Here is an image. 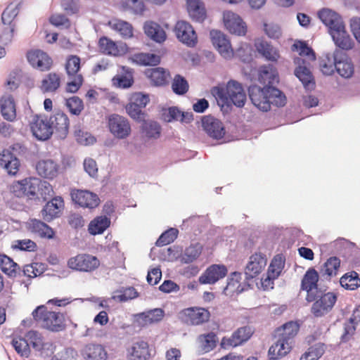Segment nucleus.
<instances>
[{
    "label": "nucleus",
    "instance_id": "nucleus-30",
    "mask_svg": "<svg viewBox=\"0 0 360 360\" xmlns=\"http://www.w3.org/2000/svg\"><path fill=\"white\" fill-rule=\"evenodd\" d=\"M82 355L86 360H106L107 352L99 344H88L83 350Z\"/></svg>",
    "mask_w": 360,
    "mask_h": 360
},
{
    "label": "nucleus",
    "instance_id": "nucleus-64",
    "mask_svg": "<svg viewBox=\"0 0 360 360\" xmlns=\"http://www.w3.org/2000/svg\"><path fill=\"white\" fill-rule=\"evenodd\" d=\"M65 104L70 112L75 115H79L84 109L83 102L77 96H74L66 99Z\"/></svg>",
    "mask_w": 360,
    "mask_h": 360
},
{
    "label": "nucleus",
    "instance_id": "nucleus-21",
    "mask_svg": "<svg viewBox=\"0 0 360 360\" xmlns=\"http://www.w3.org/2000/svg\"><path fill=\"white\" fill-rule=\"evenodd\" d=\"M204 130L211 137L219 139L225 134V130L222 122L212 116H206L202 120Z\"/></svg>",
    "mask_w": 360,
    "mask_h": 360
},
{
    "label": "nucleus",
    "instance_id": "nucleus-7",
    "mask_svg": "<svg viewBox=\"0 0 360 360\" xmlns=\"http://www.w3.org/2000/svg\"><path fill=\"white\" fill-rule=\"evenodd\" d=\"M165 311L160 308H155L134 315L133 321L135 326L144 328L161 321Z\"/></svg>",
    "mask_w": 360,
    "mask_h": 360
},
{
    "label": "nucleus",
    "instance_id": "nucleus-25",
    "mask_svg": "<svg viewBox=\"0 0 360 360\" xmlns=\"http://www.w3.org/2000/svg\"><path fill=\"white\" fill-rule=\"evenodd\" d=\"M255 47L258 53L267 60L277 62L281 58L278 49L267 41L259 40L255 43Z\"/></svg>",
    "mask_w": 360,
    "mask_h": 360
},
{
    "label": "nucleus",
    "instance_id": "nucleus-20",
    "mask_svg": "<svg viewBox=\"0 0 360 360\" xmlns=\"http://www.w3.org/2000/svg\"><path fill=\"white\" fill-rule=\"evenodd\" d=\"M267 259L262 254L252 255L245 267V276L247 278H254L259 274L266 265Z\"/></svg>",
    "mask_w": 360,
    "mask_h": 360
},
{
    "label": "nucleus",
    "instance_id": "nucleus-33",
    "mask_svg": "<svg viewBox=\"0 0 360 360\" xmlns=\"http://www.w3.org/2000/svg\"><path fill=\"white\" fill-rule=\"evenodd\" d=\"M65 328V318L63 314L55 311L46 313V329L59 332L63 330Z\"/></svg>",
    "mask_w": 360,
    "mask_h": 360
},
{
    "label": "nucleus",
    "instance_id": "nucleus-46",
    "mask_svg": "<svg viewBox=\"0 0 360 360\" xmlns=\"http://www.w3.org/2000/svg\"><path fill=\"white\" fill-rule=\"evenodd\" d=\"M338 51L333 54L328 53L320 62L321 72L326 75H331L336 69V61Z\"/></svg>",
    "mask_w": 360,
    "mask_h": 360
},
{
    "label": "nucleus",
    "instance_id": "nucleus-55",
    "mask_svg": "<svg viewBox=\"0 0 360 360\" xmlns=\"http://www.w3.org/2000/svg\"><path fill=\"white\" fill-rule=\"evenodd\" d=\"M80 70V58L75 55L68 57L65 63V70L68 77L76 75H82L78 72Z\"/></svg>",
    "mask_w": 360,
    "mask_h": 360
},
{
    "label": "nucleus",
    "instance_id": "nucleus-1",
    "mask_svg": "<svg viewBox=\"0 0 360 360\" xmlns=\"http://www.w3.org/2000/svg\"><path fill=\"white\" fill-rule=\"evenodd\" d=\"M249 96L253 105L264 112L269 110L271 105L282 107L286 103L285 96L273 86H252L249 88Z\"/></svg>",
    "mask_w": 360,
    "mask_h": 360
},
{
    "label": "nucleus",
    "instance_id": "nucleus-61",
    "mask_svg": "<svg viewBox=\"0 0 360 360\" xmlns=\"http://www.w3.org/2000/svg\"><path fill=\"white\" fill-rule=\"evenodd\" d=\"M188 86L187 81L183 77L179 75L174 76L172 83V89L176 94L183 95L186 94L188 90Z\"/></svg>",
    "mask_w": 360,
    "mask_h": 360
},
{
    "label": "nucleus",
    "instance_id": "nucleus-23",
    "mask_svg": "<svg viewBox=\"0 0 360 360\" xmlns=\"http://www.w3.org/2000/svg\"><path fill=\"white\" fill-rule=\"evenodd\" d=\"M0 165L11 176L17 174L19 167V160L8 150H4L0 158Z\"/></svg>",
    "mask_w": 360,
    "mask_h": 360
},
{
    "label": "nucleus",
    "instance_id": "nucleus-29",
    "mask_svg": "<svg viewBox=\"0 0 360 360\" xmlns=\"http://www.w3.org/2000/svg\"><path fill=\"white\" fill-rule=\"evenodd\" d=\"M65 207L64 201L62 197L56 196L46 202V221L61 216Z\"/></svg>",
    "mask_w": 360,
    "mask_h": 360
},
{
    "label": "nucleus",
    "instance_id": "nucleus-26",
    "mask_svg": "<svg viewBox=\"0 0 360 360\" xmlns=\"http://www.w3.org/2000/svg\"><path fill=\"white\" fill-rule=\"evenodd\" d=\"M335 70L344 78H350L354 72V65L351 60L339 51L338 52Z\"/></svg>",
    "mask_w": 360,
    "mask_h": 360
},
{
    "label": "nucleus",
    "instance_id": "nucleus-22",
    "mask_svg": "<svg viewBox=\"0 0 360 360\" xmlns=\"http://www.w3.org/2000/svg\"><path fill=\"white\" fill-rule=\"evenodd\" d=\"M330 34L335 45L340 49L349 50L353 48L354 41L346 32L344 23L330 31Z\"/></svg>",
    "mask_w": 360,
    "mask_h": 360
},
{
    "label": "nucleus",
    "instance_id": "nucleus-14",
    "mask_svg": "<svg viewBox=\"0 0 360 360\" xmlns=\"http://www.w3.org/2000/svg\"><path fill=\"white\" fill-rule=\"evenodd\" d=\"M319 274L314 269H309L302 280V288L307 292V299L309 302L314 301L319 295L315 293L317 289Z\"/></svg>",
    "mask_w": 360,
    "mask_h": 360
},
{
    "label": "nucleus",
    "instance_id": "nucleus-60",
    "mask_svg": "<svg viewBox=\"0 0 360 360\" xmlns=\"http://www.w3.org/2000/svg\"><path fill=\"white\" fill-rule=\"evenodd\" d=\"M292 50L297 51L300 58H302V56H306L307 60V64H308L309 61H314L316 58L312 49L308 47L304 42L298 41L295 43L292 46Z\"/></svg>",
    "mask_w": 360,
    "mask_h": 360
},
{
    "label": "nucleus",
    "instance_id": "nucleus-17",
    "mask_svg": "<svg viewBox=\"0 0 360 360\" xmlns=\"http://www.w3.org/2000/svg\"><path fill=\"white\" fill-rule=\"evenodd\" d=\"M337 297L333 292H328L317 300L312 306L311 311L314 316L319 317L328 313L333 308Z\"/></svg>",
    "mask_w": 360,
    "mask_h": 360
},
{
    "label": "nucleus",
    "instance_id": "nucleus-56",
    "mask_svg": "<svg viewBox=\"0 0 360 360\" xmlns=\"http://www.w3.org/2000/svg\"><path fill=\"white\" fill-rule=\"evenodd\" d=\"M11 344L16 352L23 357H28L30 354V347L28 340L22 338H15L11 341Z\"/></svg>",
    "mask_w": 360,
    "mask_h": 360
},
{
    "label": "nucleus",
    "instance_id": "nucleus-59",
    "mask_svg": "<svg viewBox=\"0 0 360 360\" xmlns=\"http://www.w3.org/2000/svg\"><path fill=\"white\" fill-rule=\"evenodd\" d=\"M285 265V261L281 255H276L272 259L268 269V273L271 278H277L281 273Z\"/></svg>",
    "mask_w": 360,
    "mask_h": 360
},
{
    "label": "nucleus",
    "instance_id": "nucleus-2",
    "mask_svg": "<svg viewBox=\"0 0 360 360\" xmlns=\"http://www.w3.org/2000/svg\"><path fill=\"white\" fill-rule=\"evenodd\" d=\"M212 93L216 97L218 104L222 108L229 107L231 103L239 108L243 107L247 99L242 85L233 80L229 82L225 88H214Z\"/></svg>",
    "mask_w": 360,
    "mask_h": 360
},
{
    "label": "nucleus",
    "instance_id": "nucleus-6",
    "mask_svg": "<svg viewBox=\"0 0 360 360\" xmlns=\"http://www.w3.org/2000/svg\"><path fill=\"white\" fill-rule=\"evenodd\" d=\"M108 126L110 133L117 139H126L131 134L129 121L121 115L113 114L109 116Z\"/></svg>",
    "mask_w": 360,
    "mask_h": 360
},
{
    "label": "nucleus",
    "instance_id": "nucleus-37",
    "mask_svg": "<svg viewBox=\"0 0 360 360\" xmlns=\"http://www.w3.org/2000/svg\"><path fill=\"white\" fill-rule=\"evenodd\" d=\"M112 84L118 88L127 89L133 84V75L130 69L122 68V71L118 72L112 79Z\"/></svg>",
    "mask_w": 360,
    "mask_h": 360
},
{
    "label": "nucleus",
    "instance_id": "nucleus-58",
    "mask_svg": "<svg viewBox=\"0 0 360 360\" xmlns=\"http://www.w3.org/2000/svg\"><path fill=\"white\" fill-rule=\"evenodd\" d=\"M324 353L322 344H316L309 347L300 357V360H318Z\"/></svg>",
    "mask_w": 360,
    "mask_h": 360
},
{
    "label": "nucleus",
    "instance_id": "nucleus-31",
    "mask_svg": "<svg viewBox=\"0 0 360 360\" xmlns=\"http://www.w3.org/2000/svg\"><path fill=\"white\" fill-rule=\"evenodd\" d=\"M292 345V342L278 337L277 341L270 347L269 355L274 358H282L290 352Z\"/></svg>",
    "mask_w": 360,
    "mask_h": 360
},
{
    "label": "nucleus",
    "instance_id": "nucleus-11",
    "mask_svg": "<svg viewBox=\"0 0 360 360\" xmlns=\"http://www.w3.org/2000/svg\"><path fill=\"white\" fill-rule=\"evenodd\" d=\"M253 331L249 326L238 328L231 337H224L221 341V347L224 349H230L242 345L248 341L252 336Z\"/></svg>",
    "mask_w": 360,
    "mask_h": 360
},
{
    "label": "nucleus",
    "instance_id": "nucleus-35",
    "mask_svg": "<svg viewBox=\"0 0 360 360\" xmlns=\"http://www.w3.org/2000/svg\"><path fill=\"white\" fill-rule=\"evenodd\" d=\"M1 112L3 117L8 121H13L16 117L14 99L11 96H4L0 100Z\"/></svg>",
    "mask_w": 360,
    "mask_h": 360
},
{
    "label": "nucleus",
    "instance_id": "nucleus-57",
    "mask_svg": "<svg viewBox=\"0 0 360 360\" xmlns=\"http://www.w3.org/2000/svg\"><path fill=\"white\" fill-rule=\"evenodd\" d=\"M16 25H3L0 27V44L7 46L12 42Z\"/></svg>",
    "mask_w": 360,
    "mask_h": 360
},
{
    "label": "nucleus",
    "instance_id": "nucleus-44",
    "mask_svg": "<svg viewBox=\"0 0 360 360\" xmlns=\"http://www.w3.org/2000/svg\"><path fill=\"white\" fill-rule=\"evenodd\" d=\"M110 224V220L105 216H100L94 219L89 225V232L91 235L102 233Z\"/></svg>",
    "mask_w": 360,
    "mask_h": 360
},
{
    "label": "nucleus",
    "instance_id": "nucleus-12",
    "mask_svg": "<svg viewBox=\"0 0 360 360\" xmlns=\"http://www.w3.org/2000/svg\"><path fill=\"white\" fill-rule=\"evenodd\" d=\"M210 37L214 46L223 58L230 59L233 56V51L230 41L223 32L212 30Z\"/></svg>",
    "mask_w": 360,
    "mask_h": 360
},
{
    "label": "nucleus",
    "instance_id": "nucleus-41",
    "mask_svg": "<svg viewBox=\"0 0 360 360\" xmlns=\"http://www.w3.org/2000/svg\"><path fill=\"white\" fill-rule=\"evenodd\" d=\"M30 129L33 136L38 141H45V120L36 115L30 122Z\"/></svg>",
    "mask_w": 360,
    "mask_h": 360
},
{
    "label": "nucleus",
    "instance_id": "nucleus-19",
    "mask_svg": "<svg viewBox=\"0 0 360 360\" xmlns=\"http://www.w3.org/2000/svg\"><path fill=\"white\" fill-rule=\"evenodd\" d=\"M127 356L130 360H148L151 357L148 343L143 340L134 342L127 349Z\"/></svg>",
    "mask_w": 360,
    "mask_h": 360
},
{
    "label": "nucleus",
    "instance_id": "nucleus-40",
    "mask_svg": "<svg viewBox=\"0 0 360 360\" xmlns=\"http://www.w3.org/2000/svg\"><path fill=\"white\" fill-rule=\"evenodd\" d=\"M299 325L294 321H290L278 328L276 333L278 337L286 340L292 343L293 338L299 330Z\"/></svg>",
    "mask_w": 360,
    "mask_h": 360
},
{
    "label": "nucleus",
    "instance_id": "nucleus-9",
    "mask_svg": "<svg viewBox=\"0 0 360 360\" xmlns=\"http://www.w3.org/2000/svg\"><path fill=\"white\" fill-rule=\"evenodd\" d=\"M223 21L225 27L231 34L238 36L245 34L247 26L238 14L230 11H224L223 13Z\"/></svg>",
    "mask_w": 360,
    "mask_h": 360
},
{
    "label": "nucleus",
    "instance_id": "nucleus-24",
    "mask_svg": "<svg viewBox=\"0 0 360 360\" xmlns=\"http://www.w3.org/2000/svg\"><path fill=\"white\" fill-rule=\"evenodd\" d=\"M259 81L264 86H271L278 82V73L272 65H266L260 67L259 70Z\"/></svg>",
    "mask_w": 360,
    "mask_h": 360
},
{
    "label": "nucleus",
    "instance_id": "nucleus-39",
    "mask_svg": "<svg viewBox=\"0 0 360 360\" xmlns=\"http://www.w3.org/2000/svg\"><path fill=\"white\" fill-rule=\"evenodd\" d=\"M187 10L192 19L202 21L205 18V9L200 0H187Z\"/></svg>",
    "mask_w": 360,
    "mask_h": 360
},
{
    "label": "nucleus",
    "instance_id": "nucleus-34",
    "mask_svg": "<svg viewBox=\"0 0 360 360\" xmlns=\"http://www.w3.org/2000/svg\"><path fill=\"white\" fill-rule=\"evenodd\" d=\"M0 268L11 278L16 277L21 271L20 266L6 255H0Z\"/></svg>",
    "mask_w": 360,
    "mask_h": 360
},
{
    "label": "nucleus",
    "instance_id": "nucleus-10",
    "mask_svg": "<svg viewBox=\"0 0 360 360\" xmlns=\"http://www.w3.org/2000/svg\"><path fill=\"white\" fill-rule=\"evenodd\" d=\"M70 195L72 201L82 207L94 209L100 202L99 198L96 193L86 190H72Z\"/></svg>",
    "mask_w": 360,
    "mask_h": 360
},
{
    "label": "nucleus",
    "instance_id": "nucleus-15",
    "mask_svg": "<svg viewBox=\"0 0 360 360\" xmlns=\"http://www.w3.org/2000/svg\"><path fill=\"white\" fill-rule=\"evenodd\" d=\"M227 269L222 264H212L199 277L201 284H214L227 274Z\"/></svg>",
    "mask_w": 360,
    "mask_h": 360
},
{
    "label": "nucleus",
    "instance_id": "nucleus-53",
    "mask_svg": "<svg viewBox=\"0 0 360 360\" xmlns=\"http://www.w3.org/2000/svg\"><path fill=\"white\" fill-rule=\"evenodd\" d=\"M142 131L144 134L150 139L159 138L161 132V127L160 124L153 120L143 121L142 125Z\"/></svg>",
    "mask_w": 360,
    "mask_h": 360
},
{
    "label": "nucleus",
    "instance_id": "nucleus-42",
    "mask_svg": "<svg viewBox=\"0 0 360 360\" xmlns=\"http://www.w3.org/2000/svg\"><path fill=\"white\" fill-rule=\"evenodd\" d=\"M99 47L103 53L114 56L122 55L124 52L122 47H118L113 41L107 37L100 39Z\"/></svg>",
    "mask_w": 360,
    "mask_h": 360
},
{
    "label": "nucleus",
    "instance_id": "nucleus-3",
    "mask_svg": "<svg viewBox=\"0 0 360 360\" xmlns=\"http://www.w3.org/2000/svg\"><path fill=\"white\" fill-rule=\"evenodd\" d=\"M69 119L63 113L51 116L46 122V140L52 135L58 139H64L68 133Z\"/></svg>",
    "mask_w": 360,
    "mask_h": 360
},
{
    "label": "nucleus",
    "instance_id": "nucleus-50",
    "mask_svg": "<svg viewBox=\"0 0 360 360\" xmlns=\"http://www.w3.org/2000/svg\"><path fill=\"white\" fill-rule=\"evenodd\" d=\"M340 283L344 288L353 290L360 285V279L359 278L357 273L352 271L342 276Z\"/></svg>",
    "mask_w": 360,
    "mask_h": 360
},
{
    "label": "nucleus",
    "instance_id": "nucleus-48",
    "mask_svg": "<svg viewBox=\"0 0 360 360\" xmlns=\"http://www.w3.org/2000/svg\"><path fill=\"white\" fill-rule=\"evenodd\" d=\"M27 59L29 63L36 69L44 70V60L45 52L39 49L31 50L27 53Z\"/></svg>",
    "mask_w": 360,
    "mask_h": 360
},
{
    "label": "nucleus",
    "instance_id": "nucleus-51",
    "mask_svg": "<svg viewBox=\"0 0 360 360\" xmlns=\"http://www.w3.org/2000/svg\"><path fill=\"white\" fill-rule=\"evenodd\" d=\"M340 265V260L336 257H330L324 263L321 273L323 276L328 277L336 276Z\"/></svg>",
    "mask_w": 360,
    "mask_h": 360
},
{
    "label": "nucleus",
    "instance_id": "nucleus-38",
    "mask_svg": "<svg viewBox=\"0 0 360 360\" xmlns=\"http://www.w3.org/2000/svg\"><path fill=\"white\" fill-rule=\"evenodd\" d=\"M21 1L11 2L1 14V23L3 25H16L15 18L20 10Z\"/></svg>",
    "mask_w": 360,
    "mask_h": 360
},
{
    "label": "nucleus",
    "instance_id": "nucleus-8",
    "mask_svg": "<svg viewBox=\"0 0 360 360\" xmlns=\"http://www.w3.org/2000/svg\"><path fill=\"white\" fill-rule=\"evenodd\" d=\"M177 39L188 46H194L198 41L197 34L192 25L186 21H178L174 27Z\"/></svg>",
    "mask_w": 360,
    "mask_h": 360
},
{
    "label": "nucleus",
    "instance_id": "nucleus-45",
    "mask_svg": "<svg viewBox=\"0 0 360 360\" xmlns=\"http://www.w3.org/2000/svg\"><path fill=\"white\" fill-rule=\"evenodd\" d=\"M30 347L31 346L41 356L45 345L44 336L37 330H30L26 334Z\"/></svg>",
    "mask_w": 360,
    "mask_h": 360
},
{
    "label": "nucleus",
    "instance_id": "nucleus-28",
    "mask_svg": "<svg viewBox=\"0 0 360 360\" xmlns=\"http://www.w3.org/2000/svg\"><path fill=\"white\" fill-rule=\"evenodd\" d=\"M145 34L157 43H162L166 39V33L160 25L153 21H146L143 25Z\"/></svg>",
    "mask_w": 360,
    "mask_h": 360
},
{
    "label": "nucleus",
    "instance_id": "nucleus-43",
    "mask_svg": "<svg viewBox=\"0 0 360 360\" xmlns=\"http://www.w3.org/2000/svg\"><path fill=\"white\" fill-rule=\"evenodd\" d=\"M197 342L201 350L206 353L212 351L216 347L217 337L215 333L211 332L199 335Z\"/></svg>",
    "mask_w": 360,
    "mask_h": 360
},
{
    "label": "nucleus",
    "instance_id": "nucleus-47",
    "mask_svg": "<svg viewBox=\"0 0 360 360\" xmlns=\"http://www.w3.org/2000/svg\"><path fill=\"white\" fill-rule=\"evenodd\" d=\"M133 62L141 65H156L160 62L158 55L150 53H140L132 56Z\"/></svg>",
    "mask_w": 360,
    "mask_h": 360
},
{
    "label": "nucleus",
    "instance_id": "nucleus-4",
    "mask_svg": "<svg viewBox=\"0 0 360 360\" xmlns=\"http://www.w3.org/2000/svg\"><path fill=\"white\" fill-rule=\"evenodd\" d=\"M41 182L38 178L25 179L15 182L11 187V192L17 198L35 196L39 191Z\"/></svg>",
    "mask_w": 360,
    "mask_h": 360
},
{
    "label": "nucleus",
    "instance_id": "nucleus-16",
    "mask_svg": "<svg viewBox=\"0 0 360 360\" xmlns=\"http://www.w3.org/2000/svg\"><path fill=\"white\" fill-rule=\"evenodd\" d=\"M294 63L297 65L295 70V75L302 82L306 89H313L314 82L311 72L307 68V60L296 57L294 59Z\"/></svg>",
    "mask_w": 360,
    "mask_h": 360
},
{
    "label": "nucleus",
    "instance_id": "nucleus-18",
    "mask_svg": "<svg viewBox=\"0 0 360 360\" xmlns=\"http://www.w3.org/2000/svg\"><path fill=\"white\" fill-rule=\"evenodd\" d=\"M162 118L167 122L189 124L193 120V115L191 112H182L179 108L172 106L163 110Z\"/></svg>",
    "mask_w": 360,
    "mask_h": 360
},
{
    "label": "nucleus",
    "instance_id": "nucleus-36",
    "mask_svg": "<svg viewBox=\"0 0 360 360\" xmlns=\"http://www.w3.org/2000/svg\"><path fill=\"white\" fill-rule=\"evenodd\" d=\"M242 274L238 272H233L228 278V283L224 290L228 294L240 293L245 290L246 283L241 282Z\"/></svg>",
    "mask_w": 360,
    "mask_h": 360
},
{
    "label": "nucleus",
    "instance_id": "nucleus-13",
    "mask_svg": "<svg viewBox=\"0 0 360 360\" xmlns=\"http://www.w3.org/2000/svg\"><path fill=\"white\" fill-rule=\"evenodd\" d=\"M182 320L190 325H200L209 320L210 313L204 308H187L181 313Z\"/></svg>",
    "mask_w": 360,
    "mask_h": 360
},
{
    "label": "nucleus",
    "instance_id": "nucleus-27",
    "mask_svg": "<svg viewBox=\"0 0 360 360\" xmlns=\"http://www.w3.org/2000/svg\"><path fill=\"white\" fill-rule=\"evenodd\" d=\"M319 18L328 27L329 33L343 23L341 17L330 9L324 8L319 12Z\"/></svg>",
    "mask_w": 360,
    "mask_h": 360
},
{
    "label": "nucleus",
    "instance_id": "nucleus-32",
    "mask_svg": "<svg viewBox=\"0 0 360 360\" xmlns=\"http://www.w3.org/2000/svg\"><path fill=\"white\" fill-rule=\"evenodd\" d=\"M108 25L122 38L129 39L133 37V27L127 21L120 19H112L108 22Z\"/></svg>",
    "mask_w": 360,
    "mask_h": 360
},
{
    "label": "nucleus",
    "instance_id": "nucleus-54",
    "mask_svg": "<svg viewBox=\"0 0 360 360\" xmlns=\"http://www.w3.org/2000/svg\"><path fill=\"white\" fill-rule=\"evenodd\" d=\"M121 4L125 9L136 15H143L146 10L142 0H121Z\"/></svg>",
    "mask_w": 360,
    "mask_h": 360
},
{
    "label": "nucleus",
    "instance_id": "nucleus-49",
    "mask_svg": "<svg viewBox=\"0 0 360 360\" xmlns=\"http://www.w3.org/2000/svg\"><path fill=\"white\" fill-rule=\"evenodd\" d=\"M202 249V245L199 243L190 245L181 255V262L188 264L194 262L201 254Z\"/></svg>",
    "mask_w": 360,
    "mask_h": 360
},
{
    "label": "nucleus",
    "instance_id": "nucleus-5",
    "mask_svg": "<svg viewBox=\"0 0 360 360\" xmlns=\"http://www.w3.org/2000/svg\"><path fill=\"white\" fill-rule=\"evenodd\" d=\"M68 265L76 271L91 272L99 266L100 261L96 256L79 254L71 257L68 262Z\"/></svg>",
    "mask_w": 360,
    "mask_h": 360
},
{
    "label": "nucleus",
    "instance_id": "nucleus-63",
    "mask_svg": "<svg viewBox=\"0 0 360 360\" xmlns=\"http://www.w3.org/2000/svg\"><path fill=\"white\" fill-rule=\"evenodd\" d=\"M178 230L171 228L161 234L156 242L158 246H164L172 243L177 237Z\"/></svg>",
    "mask_w": 360,
    "mask_h": 360
},
{
    "label": "nucleus",
    "instance_id": "nucleus-62",
    "mask_svg": "<svg viewBox=\"0 0 360 360\" xmlns=\"http://www.w3.org/2000/svg\"><path fill=\"white\" fill-rule=\"evenodd\" d=\"M75 136L77 142L82 146L93 145L96 141L91 134L81 129H77L75 131Z\"/></svg>",
    "mask_w": 360,
    "mask_h": 360
},
{
    "label": "nucleus",
    "instance_id": "nucleus-52",
    "mask_svg": "<svg viewBox=\"0 0 360 360\" xmlns=\"http://www.w3.org/2000/svg\"><path fill=\"white\" fill-rule=\"evenodd\" d=\"M147 76L155 85L161 86L166 82L167 72L162 68H155L146 72Z\"/></svg>",
    "mask_w": 360,
    "mask_h": 360
}]
</instances>
